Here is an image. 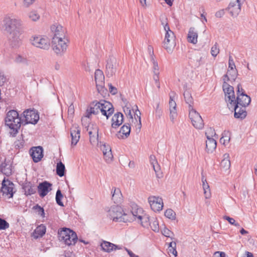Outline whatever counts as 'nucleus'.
Returning <instances> with one entry per match:
<instances>
[{
    "instance_id": "nucleus-9",
    "label": "nucleus",
    "mask_w": 257,
    "mask_h": 257,
    "mask_svg": "<svg viewBox=\"0 0 257 257\" xmlns=\"http://www.w3.org/2000/svg\"><path fill=\"white\" fill-rule=\"evenodd\" d=\"M229 109L234 110V116L235 118L242 120L247 116L246 107L243 106L238 105L234 104L233 102H230L227 105Z\"/></svg>"
},
{
    "instance_id": "nucleus-12",
    "label": "nucleus",
    "mask_w": 257,
    "mask_h": 257,
    "mask_svg": "<svg viewBox=\"0 0 257 257\" xmlns=\"http://www.w3.org/2000/svg\"><path fill=\"white\" fill-rule=\"evenodd\" d=\"M30 41L33 46L41 49L48 50L50 46L49 40L41 36L32 37Z\"/></svg>"
},
{
    "instance_id": "nucleus-53",
    "label": "nucleus",
    "mask_w": 257,
    "mask_h": 257,
    "mask_svg": "<svg viewBox=\"0 0 257 257\" xmlns=\"http://www.w3.org/2000/svg\"><path fill=\"white\" fill-rule=\"evenodd\" d=\"M103 156L105 160L107 162L109 163L112 161L113 155L112 154L111 150L109 152H107L106 153H104L103 154Z\"/></svg>"
},
{
    "instance_id": "nucleus-24",
    "label": "nucleus",
    "mask_w": 257,
    "mask_h": 257,
    "mask_svg": "<svg viewBox=\"0 0 257 257\" xmlns=\"http://www.w3.org/2000/svg\"><path fill=\"white\" fill-rule=\"evenodd\" d=\"M111 127L116 128L120 126L123 121V115L121 112L115 113L111 118Z\"/></svg>"
},
{
    "instance_id": "nucleus-15",
    "label": "nucleus",
    "mask_w": 257,
    "mask_h": 257,
    "mask_svg": "<svg viewBox=\"0 0 257 257\" xmlns=\"http://www.w3.org/2000/svg\"><path fill=\"white\" fill-rule=\"evenodd\" d=\"M222 88L225 94V100L228 105L233 102L235 98L234 88L225 81L223 82Z\"/></svg>"
},
{
    "instance_id": "nucleus-11",
    "label": "nucleus",
    "mask_w": 257,
    "mask_h": 257,
    "mask_svg": "<svg viewBox=\"0 0 257 257\" xmlns=\"http://www.w3.org/2000/svg\"><path fill=\"white\" fill-rule=\"evenodd\" d=\"M117 66L116 59L113 56H110L106 61L105 66V74L107 77H112L115 75Z\"/></svg>"
},
{
    "instance_id": "nucleus-61",
    "label": "nucleus",
    "mask_w": 257,
    "mask_h": 257,
    "mask_svg": "<svg viewBox=\"0 0 257 257\" xmlns=\"http://www.w3.org/2000/svg\"><path fill=\"white\" fill-rule=\"evenodd\" d=\"M162 234L166 237H170L171 234L173 233L169 229L167 228H164L162 231Z\"/></svg>"
},
{
    "instance_id": "nucleus-60",
    "label": "nucleus",
    "mask_w": 257,
    "mask_h": 257,
    "mask_svg": "<svg viewBox=\"0 0 257 257\" xmlns=\"http://www.w3.org/2000/svg\"><path fill=\"white\" fill-rule=\"evenodd\" d=\"M7 81V77L4 75L2 72H0V86L4 85L5 82Z\"/></svg>"
},
{
    "instance_id": "nucleus-3",
    "label": "nucleus",
    "mask_w": 257,
    "mask_h": 257,
    "mask_svg": "<svg viewBox=\"0 0 257 257\" xmlns=\"http://www.w3.org/2000/svg\"><path fill=\"white\" fill-rule=\"evenodd\" d=\"M108 215L111 219L115 222H130L127 214L124 212L122 208L118 205L112 206L108 210Z\"/></svg>"
},
{
    "instance_id": "nucleus-27",
    "label": "nucleus",
    "mask_w": 257,
    "mask_h": 257,
    "mask_svg": "<svg viewBox=\"0 0 257 257\" xmlns=\"http://www.w3.org/2000/svg\"><path fill=\"white\" fill-rule=\"evenodd\" d=\"M23 189L25 194L27 196L34 194L36 193V189L34 184L31 182H26L23 185Z\"/></svg>"
},
{
    "instance_id": "nucleus-57",
    "label": "nucleus",
    "mask_w": 257,
    "mask_h": 257,
    "mask_svg": "<svg viewBox=\"0 0 257 257\" xmlns=\"http://www.w3.org/2000/svg\"><path fill=\"white\" fill-rule=\"evenodd\" d=\"M219 48H218L217 45L216 44H215L211 48V55L214 57H216L217 55V54L219 53Z\"/></svg>"
},
{
    "instance_id": "nucleus-17",
    "label": "nucleus",
    "mask_w": 257,
    "mask_h": 257,
    "mask_svg": "<svg viewBox=\"0 0 257 257\" xmlns=\"http://www.w3.org/2000/svg\"><path fill=\"white\" fill-rule=\"evenodd\" d=\"M250 97L246 93H243L242 92L241 94L237 95L236 97H235L232 102H233L234 104H237L238 105L247 107L250 104Z\"/></svg>"
},
{
    "instance_id": "nucleus-13",
    "label": "nucleus",
    "mask_w": 257,
    "mask_h": 257,
    "mask_svg": "<svg viewBox=\"0 0 257 257\" xmlns=\"http://www.w3.org/2000/svg\"><path fill=\"white\" fill-rule=\"evenodd\" d=\"M25 118L26 123H31L35 124L39 119V115L37 111L35 110L27 109L23 113Z\"/></svg>"
},
{
    "instance_id": "nucleus-64",
    "label": "nucleus",
    "mask_w": 257,
    "mask_h": 257,
    "mask_svg": "<svg viewBox=\"0 0 257 257\" xmlns=\"http://www.w3.org/2000/svg\"><path fill=\"white\" fill-rule=\"evenodd\" d=\"M213 257H225L224 252L216 251L214 253Z\"/></svg>"
},
{
    "instance_id": "nucleus-46",
    "label": "nucleus",
    "mask_w": 257,
    "mask_h": 257,
    "mask_svg": "<svg viewBox=\"0 0 257 257\" xmlns=\"http://www.w3.org/2000/svg\"><path fill=\"white\" fill-rule=\"evenodd\" d=\"M33 209L35 210L39 215H40L42 217H45L44 209L43 207H41L38 204H36V205L33 206Z\"/></svg>"
},
{
    "instance_id": "nucleus-45",
    "label": "nucleus",
    "mask_w": 257,
    "mask_h": 257,
    "mask_svg": "<svg viewBox=\"0 0 257 257\" xmlns=\"http://www.w3.org/2000/svg\"><path fill=\"white\" fill-rule=\"evenodd\" d=\"M165 216L172 220H174L176 218L175 212L171 209H168L165 212Z\"/></svg>"
},
{
    "instance_id": "nucleus-29",
    "label": "nucleus",
    "mask_w": 257,
    "mask_h": 257,
    "mask_svg": "<svg viewBox=\"0 0 257 257\" xmlns=\"http://www.w3.org/2000/svg\"><path fill=\"white\" fill-rule=\"evenodd\" d=\"M207 140L206 141V150L208 153H212L216 148V142L214 139L207 136Z\"/></svg>"
},
{
    "instance_id": "nucleus-37",
    "label": "nucleus",
    "mask_w": 257,
    "mask_h": 257,
    "mask_svg": "<svg viewBox=\"0 0 257 257\" xmlns=\"http://www.w3.org/2000/svg\"><path fill=\"white\" fill-rule=\"evenodd\" d=\"M152 218L149 216L148 215H139V220L141 221L142 226L145 227H148Z\"/></svg>"
},
{
    "instance_id": "nucleus-33",
    "label": "nucleus",
    "mask_w": 257,
    "mask_h": 257,
    "mask_svg": "<svg viewBox=\"0 0 257 257\" xmlns=\"http://www.w3.org/2000/svg\"><path fill=\"white\" fill-rule=\"evenodd\" d=\"M46 230V226L43 224H41L35 229L33 233V236L35 239L42 237L45 234Z\"/></svg>"
},
{
    "instance_id": "nucleus-58",
    "label": "nucleus",
    "mask_w": 257,
    "mask_h": 257,
    "mask_svg": "<svg viewBox=\"0 0 257 257\" xmlns=\"http://www.w3.org/2000/svg\"><path fill=\"white\" fill-rule=\"evenodd\" d=\"M108 85L109 87V91L111 94L115 95L117 93V88L113 86L111 83H109Z\"/></svg>"
},
{
    "instance_id": "nucleus-18",
    "label": "nucleus",
    "mask_w": 257,
    "mask_h": 257,
    "mask_svg": "<svg viewBox=\"0 0 257 257\" xmlns=\"http://www.w3.org/2000/svg\"><path fill=\"white\" fill-rule=\"evenodd\" d=\"M100 112L102 114L108 119L114 112V108L112 104L105 100H101Z\"/></svg>"
},
{
    "instance_id": "nucleus-28",
    "label": "nucleus",
    "mask_w": 257,
    "mask_h": 257,
    "mask_svg": "<svg viewBox=\"0 0 257 257\" xmlns=\"http://www.w3.org/2000/svg\"><path fill=\"white\" fill-rule=\"evenodd\" d=\"M112 200L115 203H120L122 200V195L119 188L113 187L111 191Z\"/></svg>"
},
{
    "instance_id": "nucleus-14",
    "label": "nucleus",
    "mask_w": 257,
    "mask_h": 257,
    "mask_svg": "<svg viewBox=\"0 0 257 257\" xmlns=\"http://www.w3.org/2000/svg\"><path fill=\"white\" fill-rule=\"evenodd\" d=\"M148 201L151 209L154 212H159L163 207V199L156 196H150L148 198Z\"/></svg>"
},
{
    "instance_id": "nucleus-59",
    "label": "nucleus",
    "mask_w": 257,
    "mask_h": 257,
    "mask_svg": "<svg viewBox=\"0 0 257 257\" xmlns=\"http://www.w3.org/2000/svg\"><path fill=\"white\" fill-rule=\"evenodd\" d=\"M205 135L206 137L207 136H209L210 137V138H212L213 136H215L216 135L215 130L214 129H212V128H209L205 133Z\"/></svg>"
},
{
    "instance_id": "nucleus-16",
    "label": "nucleus",
    "mask_w": 257,
    "mask_h": 257,
    "mask_svg": "<svg viewBox=\"0 0 257 257\" xmlns=\"http://www.w3.org/2000/svg\"><path fill=\"white\" fill-rule=\"evenodd\" d=\"M226 11H228L232 17H237L241 11V3L240 0H236L231 2L228 7L225 9Z\"/></svg>"
},
{
    "instance_id": "nucleus-48",
    "label": "nucleus",
    "mask_w": 257,
    "mask_h": 257,
    "mask_svg": "<svg viewBox=\"0 0 257 257\" xmlns=\"http://www.w3.org/2000/svg\"><path fill=\"white\" fill-rule=\"evenodd\" d=\"M151 60L153 64L154 73L159 74L158 62L155 60L152 55H151Z\"/></svg>"
},
{
    "instance_id": "nucleus-56",
    "label": "nucleus",
    "mask_w": 257,
    "mask_h": 257,
    "mask_svg": "<svg viewBox=\"0 0 257 257\" xmlns=\"http://www.w3.org/2000/svg\"><path fill=\"white\" fill-rule=\"evenodd\" d=\"M15 62L17 63H23L25 65H28V60L21 56H18L16 58Z\"/></svg>"
},
{
    "instance_id": "nucleus-21",
    "label": "nucleus",
    "mask_w": 257,
    "mask_h": 257,
    "mask_svg": "<svg viewBox=\"0 0 257 257\" xmlns=\"http://www.w3.org/2000/svg\"><path fill=\"white\" fill-rule=\"evenodd\" d=\"M51 30L53 33L52 38H57V39L59 38H61V39H66L65 38V30L62 26L53 25L51 27Z\"/></svg>"
},
{
    "instance_id": "nucleus-34",
    "label": "nucleus",
    "mask_w": 257,
    "mask_h": 257,
    "mask_svg": "<svg viewBox=\"0 0 257 257\" xmlns=\"http://www.w3.org/2000/svg\"><path fill=\"white\" fill-rule=\"evenodd\" d=\"M185 102L189 105V111L193 108L194 100L189 90L186 89L183 93Z\"/></svg>"
},
{
    "instance_id": "nucleus-40",
    "label": "nucleus",
    "mask_w": 257,
    "mask_h": 257,
    "mask_svg": "<svg viewBox=\"0 0 257 257\" xmlns=\"http://www.w3.org/2000/svg\"><path fill=\"white\" fill-rule=\"evenodd\" d=\"M149 226L154 231L158 232L159 231V223L156 218L152 217Z\"/></svg>"
},
{
    "instance_id": "nucleus-54",
    "label": "nucleus",
    "mask_w": 257,
    "mask_h": 257,
    "mask_svg": "<svg viewBox=\"0 0 257 257\" xmlns=\"http://www.w3.org/2000/svg\"><path fill=\"white\" fill-rule=\"evenodd\" d=\"M98 129L97 127H96V133H97V137H95L94 135H93V133L92 131L89 132V139H90V142L91 143H92V142H95L96 140H97L98 139Z\"/></svg>"
},
{
    "instance_id": "nucleus-62",
    "label": "nucleus",
    "mask_w": 257,
    "mask_h": 257,
    "mask_svg": "<svg viewBox=\"0 0 257 257\" xmlns=\"http://www.w3.org/2000/svg\"><path fill=\"white\" fill-rule=\"evenodd\" d=\"M101 150L102 151L103 154L104 153H106L107 152H109L111 151L110 147L109 145H106L105 144L103 145L101 147Z\"/></svg>"
},
{
    "instance_id": "nucleus-10",
    "label": "nucleus",
    "mask_w": 257,
    "mask_h": 257,
    "mask_svg": "<svg viewBox=\"0 0 257 257\" xmlns=\"http://www.w3.org/2000/svg\"><path fill=\"white\" fill-rule=\"evenodd\" d=\"M189 116L193 125L197 129H202L204 126L203 120L200 114L194 108L189 110Z\"/></svg>"
},
{
    "instance_id": "nucleus-20",
    "label": "nucleus",
    "mask_w": 257,
    "mask_h": 257,
    "mask_svg": "<svg viewBox=\"0 0 257 257\" xmlns=\"http://www.w3.org/2000/svg\"><path fill=\"white\" fill-rule=\"evenodd\" d=\"M101 101H94L92 102L86 110L85 117L90 118L92 114H97L100 111Z\"/></svg>"
},
{
    "instance_id": "nucleus-4",
    "label": "nucleus",
    "mask_w": 257,
    "mask_h": 257,
    "mask_svg": "<svg viewBox=\"0 0 257 257\" xmlns=\"http://www.w3.org/2000/svg\"><path fill=\"white\" fill-rule=\"evenodd\" d=\"M58 234L59 240L64 241L68 245H74L78 239L76 233L68 228H63L58 232Z\"/></svg>"
},
{
    "instance_id": "nucleus-31",
    "label": "nucleus",
    "mask_w": 257,
    "mask_h": 257,
    "mask_svg": "<svg viewBox=\"0 0 257 257\" xmlns=\"http://www.w3.org/2000/svg\"><path fill=\"white\" fill-rule=\"evenodd\" d=\"M80 131L77 127L71 129L70 134L71 137V145L75 146L80 139Z\"/></svg>"
},
{
    "instance_id": "nucleus-23",
    "label": "nucleus",
    "mask_w": 257,
    "mask_h": 257,
    "mask_svg": "<svg viewBox=\"0 0 257 257\" xmlns=\"http://www.w3.org/2000/svg\"><path fill=\"white\" fill-rule=\"evenodd\" d=\"M51 186L52 184L47 181L40 183L38 187L40 196L41 197H45L52 190Z\"/></svg>"
},
{
    "instance_id": "nucleus-52",
    "label": "nucleus",
    "mask_w": 257,
    "mask_h": 257,
    "mask_svg": "<svg viewBox=\"0 0 257 257\" xmlns=\"http://www.w3.org/2000/svg\"><path fill=\"white\" fill-rule=\"evenodd\" d=\"M9 227V223L5 219L0 218V230H5Z\"/></svg>"
},
{
    "instance_id": "nucleus-43",
    "label": "nucleus",
    "mask_w": 257,
    "mask_h": 257,
    "mask_svg": "<svg viewBox=\"0 0 257 257\" xmlns=\"http://www.w3.org/2000/svg\"><path fill=\"white\" fill-rule=\"evenodd\" d=\"M176 94L174 91H171L170 94L169 106L170 108L176 107V103L174 100Z\"/></svg>"
},
{
    "instance_id": "nucleus-7",
    "label": "nucleus",
    "mask_w": 257,
    "mask_h": 257,
    "mask_svg": "<svg viewBox=\"0 0 257 257\" xmlns=\"http://www.w3.org/2000/svg\"><path fill=\"white\" fill-rule=\"evenodd\" d=\"M14 184L13 182L4 178L1 189L2 196L8 198H12L14 193Z\"/></svg>"
},
{
    "instance_id": "nucleus-19",
    "label": "nucleus",
    "mask_w": 257,
    "mask_h": 257,
    "mask_svg": "<svg viewBox=\"0 0 257 257\" xmlns=\"http://www.w3.org/2000/svg\"><path fill=\"white\" fill-rule=\"evenodd\" d=\"M30 154L33 161L38 163L43 157V149L41 146L33 147L30 149Z\"/></svg>"
},
{
    "instance_id": "nucleus-41",
    "label": "nucleus",
    "mask_w": 257,
    "mask_h": 257,
    "mask_svg": "<svg viewBox=\"0 0 257 257\" xmlns=\"http://www.w3.org/2000/svg\"><path fill=\"white\" fill-rule=\"evenodd\" d=\"M142 213V208H137V209L131 211V213L127 214V217L129 219H131V221L132 219V218L130 217L131 216H133V217L136 219V217H137L139 219V216L142 215L141 214Z\"/></svg>"
},
{
    "instance_id": "nucleus-22",
    "label": "nucleus",
    "mask_w": 257,
    "mask_h": 257,
    "mask_svg": "<svg viewBox=\"0 0 257 257\" xmlns=\"http://www.w3.org/2000/svg\"><path fill=\"white\" fill-rule=\"evenodd\" d=\"M131 125L130 123H124L120 128V131L117 133V137L119 139H126L128 137L131 133Z\"/></svg>"
},
{
    "instance_id": "nucleus-26",
    "label": "nucleus",
    "mask_w": 257,
    "mask_h": 257,
    "mask_svg": "<svg viewBox=\"0 0 257 257\" xmlns=\"http://www.w3.org/2000/svg\"><path fill=\"white\" fill-rule=\"evenodd\" d=\"M230 167V161L229 160V155L227 153L223 155V159L220 163V168L223 172H229Z\"/></svg>"
},
{
    "instance_id": "nucleus-47",
    "label": "nucleus",
    "mask_w": 257,
    "mask_h": 257,
    "mask_svg": "<svg viewBox=\"0 0 257 257\" xmlns=\"http://www.w3.org/2000/svg\"><path fill=\"white\" fill-rule=\"evenodd\" d=\"M123 111L125 113L126 116L130 118V120H131L132 122H134V119L133 115L131 113V110L130 107H127L126 105L123 107ZM130 121V120H129Z\"/></svg>"
},
{
    "instance_id": "nucleus-35",
    "label": "nucleus",
    "mask_w": 257,
    "mask_h": 257,
    "mask_svg": "<svg viewBox=\"0 0 257 257\" xmlns=\"http://www.w3.org/2000/svg\"><path fill=\"white\" fill-rule=\"evenodd\" d=\"M65 167L64 164L61 161L57 164L56 172V174L59 177H63L65 174Z\"/></svg>"
},
{
    "instance_id": "nucleus-49",
    "label": "nucleus",
    "mask_w": 257,
    "mask_h": 257,
    "mask_svg": "<svg viewBox=\"0 0 257 257\" xmlns=\"http://www.w3.org/2000/svg\"><path fill=\"white\" fill-rule=\"evenodd\" d=\"M150 162L152 165V167L153 168L154 171L155 173H157L158 171L156 169L155 164L158 165V162L156 159V157L154 155H151L150 156Z\"/></svg>"
},
{
    "instance_id": "nucleus-30",
    "label": "nucleus",
    "mask_w": 257,
    "mask_h": 257,
    "mask_svg": "<svg viewBox=\"0 0 257 257\" xmlns=\"http://www.w3.org/2000/svg\"><path fill=\"white\" fill-rule=\"evenodd\" d=\"M198 34L195 31V29L193 27H191L189 29L187 40L188 41L193 44H195L197 43Z\"/></svg>"
},
{
    "instance_id": "nucleus-25",
    "label": "nucleus",
    "mask_w": 257,
    "mask_h": 257,
    "mask_svg": "<svg viewBox=\"0 0 257 257\" xmlns=\"http://www.w3.org/2000/svg\"><path fill=\"white\" fill-rule=\"evenodd\" d=\"M100 246L101 249L107 252H110L114 250L120 249L121 248L120 246L106 241H103V242L100 244Z\"/></svg>"
},
{
    "instance_id": "nucleus-50",
    "label": "nucleus",
    "mask_w": 257,
    "mask_h": 257,
    "mask_svg": "<svg viewBox=\"0 0 257 257\" xmlns=\"http://www.w3.org/2000/svg\"><path fill=\"white\" fill-rule=\"evenodd\" d=\"M223 218L225 220H227L230 224H231L232 225H234L235 226L238 227H240V224L236 222V221L234 218L230 217L229 216H224L223 217Z\"/></svg>"
},
{
    "instance_id": "nucleus-38",
    "label": "nucleus",
    "mask_w": 257,
    "mask_h": 257,
    "mask_svg": "<svg viewBox=\"0 0 257 257\" xmlns=\"http://www.w3.org/2000/svg\"><path fill=\"white\" fill-rule=\"evenodd\" d=\"M228 67L230 70L233 71V74L232 75V79L235 80L237 75V70L235 69V65L233 60L232 57L231 56L229 57V61H228Z\"/></svg>"
},
{
    "instance_id": "nucleus-8",
    "label": "nucleus",
    "mask_w": 257,
    "mask_h": 257,
    "mask_svg": "<svg viewBox=\"0 0 257 257\" xmlns=\"http://www.w3.org/2000/svg\"><path fill=\"white\" fill-rule=\"evenodd\" d=\"M176 46L175 36L173 32L166 33L163 42V47L166 51L171 53Z\"/></svg>"
},
{
    "instance_id": "nucleus-5",
    "label": "nucleus",
    "mask_w": 257,
    "mask_h": 257,
    "mask_svg": "<svg viewBox=\"0 0 257 257\" xmlns=\"http://www.w3.org/2000/svg\"><path fill=\"white\" fill-rule=\"evenodd\" d=\"M68 42L67 39L52 38V48L56 55L61 56L66 51Z\"/></svg>"
},
{
    "instance_id": "nucleus-2",
    "label": "nucleus",
    "mask_w": 257,
    "mask_h": 257,
    "mask_svg": "<svg viewBox=\"0 0 257 257\" xmlns=\"http://www.w3.org/2000/svg\"><path fill=\"white\" fill-rule=\"evenodd\" d=\"M22 121L21 117L16 110L12 109L7 113L5 118V125L10 129L11 136H16L20 129Z\"/></svg>"
},
{
    "instance_id": "nucleus-36",
    "label": "nucleus",
    "mask_w": 257,
    "mask_h": 257,
    "mask_svg": "<svg viewBox=\"0 0 257 257\" xmlns=\"http://www.w3.org/2000/svg\"><path fill=\"white\" fill-rule=\"evenodd\" d=\"M136 110L135 112V118L136 122L135 123H136V127H137V130H139V132L140 131V130L142 127V124H141V112L139 110L138 106H136Z\"/></svg>"
},
{
    "instance_id": "nucleus-39",
    "label": "nucleus",
    "mask_w": 257,
    "mask_h": 257,
    "mask_svg": "<svg viewBox=\"0 0 257 257\" xmlns=\"http://www.w3.org/2000/svg\"><path fill=\"white\" fill-rule=\"evenodd\" d=\"M202 187L204 190V193L205 196V198H208L210 196L209 186L206 179H204V178H202Z\"/></svg>"
},
{
    "instance_id": "nucleus-51",
    "label": "nucleus",
    "mask_w": 257,
    "mask_h": 257,
    "mask_svg": "<svg viewBox=\"0 0 257 257\" xmlns=\"http://www.w3.org/2000/svg\"><path fill=\"white\" fill-rule=\"evenodd\" d=\"M170 116L171 121H173L177 116L176 107L170 108Z\"/></svg>"
},
{
    "instance_id": "nucleus-55",
    "label": "nucleus",
    "mask_w": 257,
    "mask_h": 257,
    "mask_svg": "<svg viewBox=\"0 0 257 257\" xmlns=\"http://www.w3.org/2000/svg\"><path fill=\"white\" fill-rule=\"evenodd\" d=\"M29 17L33 21H36L40 18V16L36 11L31 12L29 14Z\"/></svg>"
},
{
    "instance_id": "nucleus-32",
    "label": "nucleus",
    "mask_w": 257,
    "mask_h": 257,
    "mask_svg": "<svg viewBox=\"0 0 257 257\" xmlns=\"http://www.w3.org/2000/svg\"><path fill=\"white\" fill-rule=\"evenodd\" d=\"M0 172L6 177H10L12 175V165L6 162L2 163L0 165Z\"/></svg>"
},
{
    "instance_id": "nucleus-63",
    "label": "nucleus",
    "mask_w": 257,
    "mask_h": 257,
    "mask_svg": "<svg viewBox=\"0 0 257 257\" xmlns=\"http://www.w3.org/2000/svg\"><path fill=\"white\" fill-rule=\"evenodd\" d=\"M225 9H222L218 11H217L215 13V16L217 18H221L225 14Z\"/></svg>"
},
{
    "instance_id": "nucleus-1",
    "label": "nucleus",
    "mask_w": 257,
    "mask_h": 257,
    "mask_svg": "<svg viewBox=\"0 0 257 257\" xmlns=\"http://www.w3.org/2000/svg\"><path fill=\"white\" fill-rule=\"evenodd\" d=\"M23 25L22 21L13 15L5 16L3 20V26L8 34L10 45L13 47H18L22 44L20 36Z\"/></svg>"
},
{
    "instance_id": "nucleus-42",
    "label": "nucleus",
    "mask_w": 257,
    "mask_h": 257,
    "mask_svg": "<svg viewBox=\"0 0 257 257\" xmlns=\"http://www.w3.org/2000/svg\"><path fill=\"white\" fill-rule=\"evenodd\" d=\"M63 195L60 190L58 189L56 194V201L58 205L60 206H64L63 203L62 201Z\"/></svg>"
},
{
    "instance_id": "nucleus-6",
    "label": "nucleus",
    "mask_w": 257,
    "mask_h": 257,
    "mask_svg": "<svg viewBox=\"0 0 257 257\" xmlns=\"http://www.w3.org/2000/svg\"><path fill=\"white\" fill-rule=\"evenodd\" d=\"M96 86L98 93L102 95L106 94L107 89L104 88V76L102 71L96 69L94 74Z\"/></svg>"
},
{
    "instance_id": "nucleus-44",
    "label": "nucleus",
    "mask_w": 257,
    "mask_h": 257,
    "mask_svg": "<svg viewBox=\"0 0 257 257\" xmlns=\"http://www.w3.org/2000/svg\"><path fill=\"white\" fill-rule=\"evenodd\" d=\"M229 134V132L224 131L222 134V137L220 138V141L221 143L225 145L226 143H228L230 141V137L228 136Z\"/></svg>"
}]
</instances>
